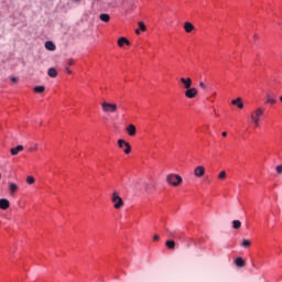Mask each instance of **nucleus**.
<instances>
[{"instance_id": "f257e3e1", "label": "nucleus", "mask_w": 282, "mask_h": 282, "mask_svg": "<svg viewBox=\"0 0 282 282\" xmlns=\"http://www.w3.org/2000/svg\"><path fill=\"white\" fill-rule=\"evenodd\" d=\"M101 109L104 113H116L118 111V105L104 101L101 104Z\"/></svg>"}, {"instance_id": "f03ea898", "label": "nucleus", "mask_w": 282, "mask_h": 282, "mask_svg": "<svg viewBox=\"0 0 282 282\" xmlns=\"http://www.w3.org/2000/svg\"><path fill=\"white\" fill-rule=\"evenodd\" d=\"M167 184H171V186H180L182 184L183 180L182 176L177 174H170L166 176Z\"/></svg>"}, {"instance_id": "7ed1b4c3", "label": "nucleus", "mask_w": 282, "mask_h": 282, "mask_svg": "<svg viewBox=\"0 0 282 282\" xmlns=\"http://www.w3.org/2000/svg\"><path fill=\"white\" fill-rule=\"evenodd\" d=\"M111 202L113 204V207L118 210L124 206V200H122V197L118 195V192L112 193Z\"/></svg>"}, {"instance_id": "20e7f679", "label": "nucleus", "mask_w": 282, "mask_h": 282, "mask_svg": "<svg viewBox=\"0 0 282 282\" xmlns=\"http://www.w3.org/2000/svg\"><path fill=\"white\" fill-rule=\"evenodd\" d=\"M261 116H263V108H257L251 115H250V118H251V121L252 122H260L261 120Z\"/></svg>"}, {"instance_id": "39448f33", "label": "nucleus", "mask_w": 282, "mask_h": 282, "mask_svg": "<svg viewBox=\"0 0 282 282\" xmlns=\"http://www.w3.org/2000/svg\"><path fill=\"white\" fill-rule=\"evenodd\" d=\"M195 177H204L206 175V169L202 165H198L194 170Z\"/></svg>"}, {"instance_id": "423d86ee", "label": "nucleus", "mask_w": 282, "mask_h": 282, "mask_svg": "<svg viewBox=\"0 0 282 282\" xmlns=\"http://www.w3.org/2000/svg\"><path fill=\"white\" fill-rule=\"evenodd\" d=\"M198 91H197V88H187L185 90V97L186 98H189V99H193L197 96Z\"/></svg>"}, {"instance_id": "0eeeda50", "label": "nucleus", "mask_w": 282, "mask_h": 282, "mask_svg": "<svg viewBox=\"0 0 282 282\" xmlns=\"http://www.w3.org/2000/svg\"><path fill=\"white\" fill-rule=\"evenodd\" d=\"M181 83L184 85L185 89H191V87H193V79L188 78H181Z\"/></svg>"}, {"instance_id": "6e6552de", "label": "nucleus", "mask_w": 282, "mask_h": 282, "mask_svg": "<svg viewBox=\"0 0 282 282\" xmlns=\"http://www.w3.org/2000/svg\"><path fill=\"white\" fill-rule=\"evenodd\" d=\"M0 208L1 210H8V208H10V200H8V198H1Z\"/></svg>"}, {"instance_id": "1a4fd4ad", "label": "nucleus", "mask_w": 282, "mask_h": 282, "mask_svg": "<svg viewBox=\"0 0 282 282\" xmlns=\"http://www.w3.org/2000/svg\"><path fill=\"white\" fill-rule=\"evenodd\" d=\"M265 98H267L265 100L267 105H276V99L272 97V93H267Z\"/></svg>"}, {"instance_id": "9d476101", "label": "nucleus", "mask_w": 282, "mask_h": 282, "mask_svg": "<svg viewBox=\"0 0 282 282\" xmlns=\"http://www.w3.org/2000/svg\"><path fill=\"white\" fill-rule=\"evenodd\" d=\"M45 47L48 50V52H56V44L52 41L45 42Z\"/></svg>"}, {"instance_id": "9b49d317", "label": "nucleus", "mask_w": 282, "mask_h": 282, "mask_svg": "<svg viewBox=\"0 0 282 282\" xmlns=\"http://www.w3.org/2000/svg\"><path fill=\"white\" fill-rule=\"evenodd\" d=\"M184 30H185V32H187V34H191V32H193V30H195V25H193V23H191V22H185Z\"/></svg>"}, {"instance_id": "f8f14e48", "label": "nucleus", "mask_w": 282, "mask_h": 282, "mask_svg": "<svg viewBox=\"0 0 282 282\" xmlns=\"http://www.w3.org/2000/svg\"><path fill=\"white\" fill-rule=\"evenodd\" d=\"M126 131L127 133L130 135V137H133L137 133V129L133 124H129L127 128H126Z\"/></svg>"}, {"instance_id": "ddd939ff", "label": "nucleus", "mask_w": 282, "mask_h": 282, "mask_svg": "<svg viewBox=\"0 0 282 282\" xmlns=\"http://www.w3.org/2000/svg\"><path fill=\"white\" fill-rule=\"evenodd\" d=\"M21 151H23V145H18L15 148H12L10 150L11 155H19V153H21Z\"/></svg>"}, {"instance_id": "4468645a", "label": "nucleus", "mask_w": 282, "mask_h": 282, "mask_svg": "<svg viewBox=\"0 0 282 282\" xmlns=\"http://www.w3.org/2000/svg\"><path fill=\"white\" fill-rule=\"evenodd\" d=\"M235 263L237 268H246V260L243 258L239 257L235 260Z\"/></svg>"}, {"instance_id": "2eb2a0df", "label": "nucleus", "mask_w": 282, "mask_h": 282, "mask_svg": "<svg viewBox=\"0 0 282 282\" xmlns=\"http://www.w3.org/2000/svg\"><path fill=\"white\" fill-rule=\"evenodd\" d=\"M118 45H119V47H123L124 45H131V42H129V40H127V37H120L118 40Z\"/></svg>"}, {"instance_id": "dca6fc26", "label": "nucleus", "mask_w": 282, "mask_h": 282, "mask_svg": "<svg viewBox=\"0 0 282 282\" xmlns=\"http://www.w3.org/2000/svg\"><path fill=\"white\" fill-rule=\"evenodd\" d=\"M47 75L50 76V78H56V76H58V72L56 70V68L51 67L47 70Z\"/></svg>"}, {"instance_id": "f3484780", "label": "nucleus", "mask_w": 282, "mask_h": 282, "mask_svg": "<svg viewBox=\"0 0 282 282\" xmlns=\"http://www.w3.org/2000/svg\"><path fill=\"white\" fill-rule=\"evenodd\" d=\"M231 105H236L238 107V109H243V102H241V98H237L231 100Z\"/></svg>"}, {"instance_id": "a211bd4d", "label": "nucleus", "mask_w": 282, "mask_h": 282, "mask_svg": "<svg viewBox=\"0 0 282 282\" xmlns=\"http://www.w3.org/2000/svg\"><path fill=\"white\" fill-rule=\"evenodd\" d=\"M9 191L10 193H17L19 191V185H17L15 183L9 182Z\"/></svg>"}, {"instance_id": "6ab92c4d", "label": "nucleus", "mask_w": 282, "mask_h": 282, "mask_svg": "<svg viewBox=\"0 0 282 282\" xmlns=\"http://www.w3.org/2000/svg\"><path fill=\"white\" fill-rule=\"evenodd\" d=\"M100 21H104V23H109L111 21V18L107 13H102L99 15Z\"/></svg>"}, {"instance_id": "aec40b11", "label": "nucleus", "mask_w": 282, "mask_h": 282, "mask_svg": "<svg viewBox=\"0 0 282 282\" xmlns=\"http://www.w3.org/2000/svg\"><path fill=\"white\" fill-rule=\"evenodd\" d=\"M165 230L166 232H169L172 239H180V234H177V231H171L169 228H166Z\"/></svg>"}, {"instance_id": "412c9836", "label": "nucleus", "mask_w": 282, "mask_h": 282, "mask_svg": "<svg viewBox=\"0 0 282 282\" xmlns=\"http://www.w3.org/2000/svg\"><path fill=\"white\" fill-rule=\"evenodd\" d=\"M165 246H166V248H169L170 250H175V241H173V240H167V241L165 242Z\"/></svg>"}, {"instance_id": "4be33fe9", "label": "nucleus", "mask_w": 282, "mask_h": 282, "mask_svg": "<svg viewBox=\"0 0 282 282\" xmlns=\"http://www.w3.org/2000/svg\"><path fill=\"white\" fill-rule=\"evenodd\" d=\"M240 246L242 248H250V246H252V242L249 239H243Z\"/></svg>"}, {"instance_id": "5701e85b", "label": "nucleus", "mask_w": 282, "mask_h": 282, "mask_svg": "<svg viewBox=\"0 0 282 282\" xmlns=\"http://www.w3.org/2000/svg\"><path fill=\"white\" fill-rule=\"evenodd\" d=\"M33 90L35 94H43V91H45V86H35Z\"/></svg>"}, {"instance_id": "b1692460", "label": "nucleus", "mask_w": 282, "mask_h": 282, "mask_svg": "<svg viewBox=\"0 0 282 282\" xmlns=\"http://www.w3.org/2000/svg\"><path fill=\"white\" fill-rule=\"evenodd\" d=\"M241 228V223L239 220H234L232 221V229L234 230H239Z\"/></svg>"}, {"instance_id": "393cba45", "label": "nucleus", "mask_w": 282, "mask_h": 282, "mask_svg": "<svg viewBox=\"0 0 282 282\" xmlns=\"http://www.w3.org/2000/svg\"><path fill=\"white\" fill-rule=\"evenodd\" d=\"M127 144H129V142H127V141L122 140V139L118 140L119 149H124V147H127Z\"/></svg>"}, {"instance_id": "a878e982", "label": "nucleus", "mask_w": 282, "mask_h": 282, "mask_svg": "<svg viewBox=\"0 0 282 282\" xmlns=\"http://www.w3.org/2000/svg\"><path fill=\"white\" fill-rule=\"evenodd\" d=\"M123 153H126L127 155H129V153H131V144L126 143V149L123 150Z\"/></svg>"}, {"instance_id": "bb28decb", "label": "nucleus", "mask_w": 282, "mask_h": 282, "mask_svg": "<svg viewBox=\"0 0 282 282\" xmlns=\"http://www.w3.org/2000/svg\"><path fill=\"white\" fill-rule=\"evenodd\" d=\"M34 182H35L34 176L26 177V184H34Z\"/></svg>"}, {"instance_id": "cd10ccee", "label": "nucleus", "mask_w": 282, "mask_h": 282, "mask_svg": "<svg viewBox=\"0 0 282 282\" xmlns=\"http://www.w3.org/2000/svg\"><path fill=\"white\" fill-rule=\"evenodd\" d=\"M139 28H140L141 32H147V25H144V23L139 22Z\"/></svg>"}, {"instance_id": "c85d7f7f", "label": "nucleus", "mask_w": 282, "mask_h": 282, "mask_svg": "<svg viewBox=\"0 0 282 282\" xmlns=\"http://www.w3.org/2000/svg\"><path fill=\"white\" fill-rule=\"evenodd\" d=\"M226 177V171H221L219 174H218V180H224Z\"/></svg>"}, {"instance_id": "c756f323", "label": "nucleus", "mask_w": 282, "mask_h": 282, "mask_svg": "<svg viewBox=\"0 0 282 282\" xmlns=\"http://www.w3.org/2000/svg\"><path fill=\"white\" fill-rule=\"evenodd\" d=\"M199 87H202L204 89V91H206L208 89V86H206L204 84V82H199Z\"/></svg>"}, {"instance_id": "7c9ffc66", "label": "nucleus", "mask_w": 282, "mask_h": 282, "mask_svg": "<svg viewBox=\"0 0 282 282\" xmlns=\"http://www.w3.org/2000/svg\"><path fill=\"white\" fill-rule=\"evenodd\" d=\"M275 171H276V173H278L279 175H281V174H282V165H278V166L275 167Z\"/></svg>"}, {"instance_id": "2f4dec72", "label": "nucleus", "mask_w": 282, "mask_h": 282, "mask_svg": "<svg viewBox=\"0 0 282 282\" xmlns=\"http://www.w3.org/2000/svg\"><path fill=\"white\" fill-rule=\"evenodd\" d=\"M74 59H67V65H68V67H72V65H74Z\"/></svg>"}, {"instance_id": "473e14b6", "label": "nucleus", "mask_w": 282, "mask_h": 282, "mask_svg": "<svg viewBox=\"0 0 282 282\" xmlns=\"http://www.w3.org/2000/svg\"><path fill=\"white\" fill-rule=\"evenodd\" d=\"M30 151H39V144H35L33 148H30Z\"/></svg>"}, {"instance_id": "72a5a7b5", "label": "nucleus", "mask_w": 282, "mask_h": 282, "mask_svg": "<svg viewBox=\"0 0 282 282\" xmlns=\"http://www.w3.org/2000/svg\"><path fill=\"white\" fill-rule=\"evenodd\" d=\"M153 241H160V236L159 235H154Z\"/></svg>"}, {"instance_id": "f704fd0d", "label": "nucleus", "mask_w": 282, "mask_h": 282, "mask_svg": "<svg viewBox=\"0 0 282 282\" xmlns=\"http://www.w3.org/2000/svg\"><path fill=\"white\" fill-rule=\"evenodd\" d=\"M11 82L18 83V82H19V78H17V77H11Z\"/></svg>"}, {"instance_id": "c9c22d12", "label": "nucleus", "mask_w": 282, "mask_h": 282, "mask_svg": "<svg viewBox=\"0 0 282 282\" xmlns=\"http://www.w3.org/2000/svg\"><path fill=\"white\" fill-rule=\"evenodd\" d=\"M258 39H259V35H258V34H254V35H253V40H254V41H258Z\"/></svg>"}, {"instance_id": "e433bc0d", "label": "nucleus", "mask_w": 282, "mask_h": 282, "mask_svg": "<svg viewBox=\"0 0 282 282\" xmlns=\"http://www.w3.org/2000/svg\"><path fill=\"white\" fill-rule=\"evenodd\" d=\"M66 72L67 74H72V69H69V67H66Z\"/></svg>"}, {"instance_id": "4c0bfd02", "label": "nucleus", "mask_w": 282, "mask_h": 282, "mask_svg": "<svg viewBox=\"0 0 282 282\" xmlns=\"http://www.w3.org/2000/svg\"><path fill=\"white\" fill-rule=\"evenodd\" d=\"M253 124H254L256 128L259 127V121L253 122Z\"/></svg>"}, {"instance_id": "58836bf2", "label": "nucleus", "mask_w": 282, "mask_h": 282, "mask_svg": "<svg viewBox=\"0 0 282 282\" xmlns=\"http://www.w3.org/2000/svg\"><path fill=\"white\" fill-rule=\"evenodd\" d=\"M228 135V132H223V138H226Z\"/></svg>"}, {"instance_id": "ea45409f", "label": "nucleus", "mask_w": 282, "mask_h": 282, "mask_svg": "<svg viewBox=\"0 0 282 282\" xmlns=\"http://www.w3.org/2000/svg\"><path fill=\"white\" fill-rule=\"evenodd\" d=\"M83 0H74L75 3H80Z\"/></svg>"}, {"instance_id": "a19ab883", "label": "nucleus", "mask_w": 282, "mask_h": 282, "mask_svg": "<svg viewBox=\"0 0 282 282\" xmlns=\"http://www.w3.org/2000/svg\"><path fill=\"white\" fill-rule=\"evenodd\" d=\"M135 34H140V30L139 29L135 30Z\"/></svg>"}, {"instance_id": "79ce46f5", "label": "nucleus", "mask_w": 282, "mask_h": 282, "mask_svg": "<svg viewBox=\"0 0 282 282\" xmlns=\"http://www.w3.org/2000/svg\"><path fill=\"white\" fill-rule=\"evenodd\" d=\"M271 97L274 98V94L271 93Z\"/></svg>"}, {"instance_id": "37998d69", "label": "nucleus", "mask_w": 282, "mask_h": 282, "mask_svg": "<svg viewBox=\"0 0 282 282\" xmlns=\"http://www.w3.org/2000/svg\"><path fill=\"white\" fill-rule=\"evenodd\" d=\"M252 267L256 268L254 262H252Z\"/></svg>"}]
</instances>
